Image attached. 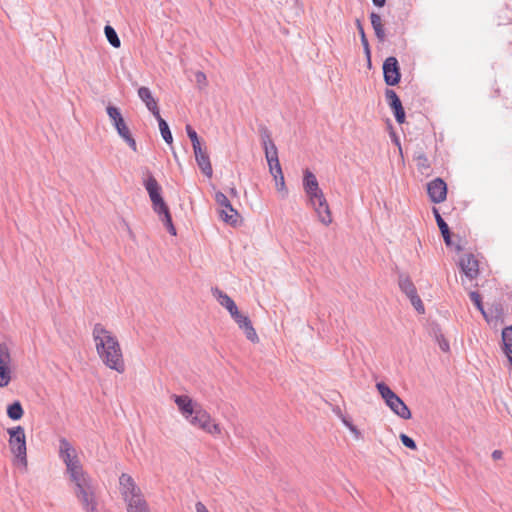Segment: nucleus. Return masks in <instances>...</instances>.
<instances>
[{"mask_svg": "<svg viewBox=\"0 0 512 512\" xmlns=\"http://www.w3.org/2000/svg\"><path fill=\"white\" fill-rule=\"evenodd\" d=\"M93 340L99 358L110 369L123 373L125 363L117 338L102 324L97 323L92 331Z\"/></svg>", "mask_w": 512, "mask_h": 512, "instance_id": "nucleus-1", "label": "nucleus"}, {"mask_svg": "<svg viewBox=\"0 0 512 512\" xmlns=\"http://www.w3.org/2000/svg\"><path fill=\"white\" fill-rule=\"evenodd\" d=\"M9 434V448L17 464L27 467L26 435L22 426H16L7 430Z\"/></svg>", "mask_w": 512, "mask_h": 512, "instance_id": "nucleus-2", "label": "nucleus"}, {"mask_svg": "<svg viewBox=\"0 0 512 512\" xmlns=\"http://www.w3.org/2000/svg\"><path fill=\"white\" fill-rule=\"evenodd\" d=\"M187 421L194 427L199 428L211 435H219L221 433L220 426L213 421L210 414L201 406L195 410Z\"/></svg>", "mask_w": 512, "mask_h": 512, "instance_id": "nucleus-3", "label": "nucleus"}, {"mask_svg": "<svg viewBox=\"0 0 512 512\" xmlns=\"http://www.w3.org/2000/svg\"><path fill=\"white\" fill-rule=\"evenodd\" d=\"M143 185L148 192L154 212L163 211L166 208V203L161 195V186L150 172H147Z\"/></svg>", "mask_w": 512, "mask_h": 512, "instance_id": "nucleus-4", "label": "nucleus"}, {"mask_svg": "<svg viewBox=\"0 0 512 512\" xmlns=\"http://www.w3.org/2000/svg\"><path fill=\"white\" fill-rule=\"evenodd\" d=\"M215 202L221 207L220 217L221 219L233 226H236L240 220V214L236 209L233 208L227 196L218 191L215 193Z\"/></svg>", "mask_w": 512, "mask_h": 512, "instance_id": "nucleus-5", "label": "nucleus"}, {"mask_svg": "<svg viewBox=\"0 0 512 512\" xmlns=\"http://www.w3.org/2000/svg\"><path fill=\"white\" fill-rule=\"evenodd\" d=\"M12 357L8 345L0 343V388L7 387L12 380Z\"/></svg>", "mask_w": 512, "mask_h": 512, "instance_id": "nucleus-6", "label": "nucleus"}, {"mask_svg": "<svg viewBox=\"0 0 512 512\" xmlns=\"http://www.w3.org/2000/svg\"><path fill=\"white\" fill-rule=\"evenodd\" d=\"M119 485L126 504H128L132 498L136 499L143 497L140 488L136 485L135 481L129 474H121L119 477Z\"/></svg>", "mask_w": 512, "mask_h": 512, "instance_id": "nucleus-7", "label": "nucleus"}, {"mask_svg": "<svg viewBox=\"0 0 512 512\" xmlns=\"http://www.w3.org/2000/svg\"><path fill=\"white\" fill-rule=\"evenodd\" d=\"M384 81L389 86H395L400 82L401 74L398 60L390 56L383 63Z\"/></svg>", "mask_w": 512, "mask_h": 512, "instance_id": "nucleus-8", "label": "nucleus"}, {"mask_svg": "<svg viewBox=\"0 0 512 512\" xmlns=\"http://www.w3.org/2000/svg\"><path fill=\"white\" fill-rule=\"evenodd\" d=\"M427 193L433 203H442L447 197V185L441 178H435L427 184Z\"/></svg>", "mask_w": 512, "mask_h": 512, "instance_id": "nucleus-9", "label": "nucleus"}, {"mask_svg": "<svg viewBox=\"0 0 512 512\" xmlns=\"http://www.w3.org/2000/svg\"><path fill=\"white\" fill-rule=\"evenodd\" d=\"M172 399L178 407L181 415L187 420L195 413L200 404L194 402L188 395H172Z\"/></svg>", "mask_w": 512, "mask_h": 512, "instance_id": "nucleus-10", "label": "nucleus"}, {"mask_svg": "<svg viewBox=\"0 0 512 512\" xmlns=\"http://www.w3.org/2000/svg\"><path fill=\"white\" fill-rule=\"evenodd\" d=\"M193 151L197 165L202 171V173L209 178L212 177L213 169L206 148H202V146L200 145L194 147Z\"/></svg>", "mask_w": 512, "mask_h": 512, "instance_id": "nucleus-11", "label": "nucleus"}, {"mask_svg": "<svg viewBox=\"0 0 512 512\" xmlns=\"http://www.w3.org/2000/svg\"><path fill=\"white\" fill-rule=\"evenodd\" d=\"M106 111L120 137L130 131L117 107L109 105Z\"/></svg>", "mask_w": 512, "mask_h": 512, "instance_id": "nucleus-12", "label": "nucleus"}, {"mask_svg": "<svg viewBox=\"0 0 512 512\" xmlns=\"http://www.w3.org/2000/svg\"><path fill=\"white\" fill-rule=\"evenodd\" d=\"M85 512H95L97 510V500L95 496V486L75 495Z\"/></svg>", "mask_w": 512, "mask_h": 512, "instance_id": "nucleus-13", "label": "nucleus"}, {"mask_svg": "<svg viewBox=\"0 0 512 512\" xmlns=\"http://www.w3.org/2000/svg\"><path fill=\"white\" fill-rule=\"evenodd\" d=\"M459 264H460L461 270L464 272V274L469 279L472 280L477 277V275L479 273V265H478V261L475 259V257L472 254L464 255L460 259Z\"/></svg>", "mask_w": 512, "mask_h": 512, "instance_id": "nucleus-14", "label": "nucleus"}, {"mask_svg": "<svg viewBox=\"0 0 512 512\" xmlns=\"http://www.w3.org/2000/svg\"><path fill=\"white\" fill-rule=\"evenodd\" d=\"M139 98L145 103L147 109L153 114L154 117L160 114L157 101L152 96V93L147 87H140L138 89Z\"/></svg>", "mask_w": 512, "mask_h": 512, "instance_id": "nucleus-15", "label": "nucleus"}, {"mask_svg": "<svg viewBox=\"0 0 512 512\" xmlns=\"http://www.w3.org/2000/svg\"><path fill=\"white\" fill-rule=\"evenodd\" d=\"M386 405L400 418L402 419H410L411 411L407 407V405L403 402V400L396 395L394 399L390 400Z\"/></svg>", "mask_w": 512, "mask_h": 512, "instance_id": "nucleus-16", "label": "nucleus"}, {"mask_svg": "<svg viewBox=\"0 0 512 512\" xmlns=\"http://www.w3.org/2000/svg\"><path fill=\"white\" fill-rule=\"evenodd\" d=\"M59 457L65 465L77 457L75 448L66 438H60L59 440Z\"/></svg>", "mask_w": 512, "mask_h": 512, "instance_id": "nucleus-17", "label": "nucleus"}, {"mask_svg": "<svg viewBox=\"0 0 512 512\" xmlns=\"http://www.w3.org/2000/svg\"><path fill=\"white\" fill-rule=\"evenodd\" d=\"M212 293H213V296L219 302V304L221 306L225 307L229 311V313H232V312H234V314L236 313L237 306L230 296H228L225 292H223L222 290H220L218 288H213Z\"/></svg>", "mask_w": 512, "mask_h": 512, "instance_id": "nucleus-18", "label": "nucleus"}, {"mask_svg": "<svg viewBox=\"0 0 512 512\" xmlns=\"http://www.w3.org/2000/svg\"><path fill=\"white\" fill-rule=\"evenodd\" d=\"M265 157H266V160H267V163L269 166V171H270L271 175L273 176L275 182H277V178L279 177V175L283 174L282 168H281V165H280V162L278 159V152L272 151V152H270V154L267 152V155H265Z\"/></svg>", "mask_w": 512, "mask_h": 512, "instance_id": "nucleus-19", "label": "nucleus"}, {"mask_svg": "<svg viewBox=\"0 0 512 512\" xmlns=\"http://www.w3.org/2000/svg\"><path fill=\"white\" fill-rule=\"evenodd\" d=\"M432 211H433L435 220L437 222V225L440 229V232L443 236L445 244L447 246H451L452 241H451V234H450V229L448 227V224L444 221V219L440 215L439 210L437 208L434 207Z\"/></svg>", "mask_w": 512, "mask_h": 512, "instance_id": "nucleus-20", "label": "nucleus"}, {"mask_svg": "<svg viewBox=\"0 0 512 512\" xmlns=\"http://www.w3.org/2000/svg\"><path fill=\"white\" fill-rule=\"evenodd\" d=\"M259 134H260V137H261V141H262V145H263V148H264V151H265V155H267V152L269 154L272 151L278 152L276 145L274 144V142L271 139V133H270V131L268 130V128L266 126L262 125V126L259 127Z\"/></svg>", "mask_w": 512, "mask_h": 512, "instance_id": "nucleus-21", "label": "nucleus"}, {"mask_svg": "<svg viewBox=\"0 0 512 512\" xmlns=\"http://www.w3.org/2000/svg\"><path fill=\"white\" fill-rule=\"evenodd\" d=\"M370 20L377 39L383 42L386 38V34L382 24L381 16L377 13L372 12L370 14Z\"/></svg>", "mask_w": 512, "mask_h": 512, "instance_id": "nucleus-22", "label": "nucleus"}, {"mask_svg": "<svg viewBox=\"0 0 512 512\" xmlns=\"http://www.w3.org/2000/svg\"><path fill=\"white\" fill-rule=\"evenodd\" d=\"M313 208H314L315 212L317 213L319 220L324 225L327 226L332 222L331 212H330V209H329L326 199L324 200L323 206L317 203L315 206H313Z\"/></svg>", "mask_w": 512, "mask_h": 512, "instance_id": "nucleus-23", "label": "nucleus"}, {"mask_svg": "<svg viewBox=\"0 0 512 512\" xmlns=\"http://www.w3.org/2000/svg\"><path fill=\"white\" fill-rule=\"evenodd\" d=\"M399 287L408 298L417 294L416 287L408 276H399Z\"/></svg>", "mask_w": 512, "mask_h": 512, "instance_id": "nucleus-24", "label": "nucleus"}, {"mask_svg": "<svg viewBox=\"0 0 512 512\" xmlns=\"http://www.w3.org/2000/svg\"><path fill=\"white\" fill-rule=\"evenodd\" d=\"M127 512H150V510L144 497H141L130 500L127 504Z\"/></svg>", "mask_w": 512, "mask_h": 512, "instance_id": "nucleus-25", "label": "nucleus"}, {"mask_svg": "<svg viewBox=\"0 0 512 512\" xmlns=\"http://www.w3.org/2000/svg\"><path fill=\"white\" fill-rule=\"evenodd\" d=\"M155 213L158 214V216L161 218V221L163 222L164 226L167 228L168 232L175 236L176 235V229L172 222V217L169 212V208L166 205V208L163 211H155Z\"/></svg>", "mask_w": 512, "mask_h": 512, "instance_id": "nucleus-26", "label": "nucleus"}, {"mask_svg": "<svg viewBox=\"0 0 512 512\" xmlns=\"http://www.w3.org/2000/svg\"><path fill=\"white\" fill-rule=\"evenodd\" d=\"M155 118H156V120L158 122L159 130H160V133H161V136H162L163 140L167 144H172L173 137H172V133L170 131V128H169L167 122L161 117L160 114L158 116H156Z\"/></svg>", "mask_w": 512, "mask_h": 512, "instance_id": "nucleus-27", "label": "nucleus"}, {"mask_svg": "<svg viewBox=\"0 0 512 512\" xmlns=\"http://www.w3.org/2000/svg\"><path fill=\"white\" fill-rule=\"evenodd\" d=\"M305 193L307 194L309 203L312 206H315L317 203L322 206L324 205V200L326 198L324 197V194L322 190L319 188V186H317L315 190L313 188L312 190L307 189L305 190Z\"/></svg>", "mask_w": 512, "mask_h": 512, "instance_id": "nucleus-28", "label": "nucleus"}, {"mask_svg": "<svg viewBox=\"0 0 512 512\" xmlns=\"http://www.w3.org/2000/svg\"><path fill=\"white\" fill-rule=\"evenodd\" d=\"M24 410L19 401H15L7 407V415L11 420H19L23 417Z\"/></svg>", "mask_w": 512, "mask_h": 512, "instance_id": "nucleus-29", "label": "nucleus"}, {"mask_svg": "<svg viewBox=\"0 0 512 512\" xmlns=\"http://www.w3.org/2000/svg\"><path fill=\"white\" fill-rule=\"evenodd\" d=\"M503 350L506 355L512 354V326L506 327L502 331Z\"/></svg>", "mask_w": 512, "mask_h": 512, "instance_id": "nucleus-30", "label": "nucleus"}, {"mask_svg": "<svg viewBox=\"0 0 512 512\" xmlns=\"http://www.w3.org/2000/svg\"><path fill=\"white\" fill-rule=\"evenodd\" d=\"M104 33H105L107 41L109 42V44L112 47H114V48L120 47V45H121L120 38L118 37L115 29L112 26L106 25L104 27Z\"/></svg>", "mask_w": 512, "mask_h": 512, "instance_id": "nucleus-31", "label": "nucleus"}, {"mask_svg": "<svg viewBox=\"0 0 512 512\" xmlns=\"http://www.w3.org/2000/svg\"><path fill=\"white\" fill-rule=\"evenodd\" d=\"M376 388L380 393L381 397L384 399L385 403H388L397 395L384 382H378L376 384Z\"/></svg>", "mask_w": 512, "mask_h": 512, "instance_id": "nucleus-32", "label": "nucleus"}, {"mask_svg": "<svg viewBox=\"0 0 512 512\" xmlns=\"http://www.w3.org/2000/svg\"><path fill=\"white\" fill-rule=\"evenodd\" d=\"M317 186L319 185L316 176L311 171L305 170L303 179L304 191L307 189L312 190V188L315 190Z\"/></svg>", "mask_w": 512, "mask_h": 512, "instance_id": "nucleus-33", "label": "nucleus"}, {"mask_svg": "<svg viewBox=\"0 0 512 512\" xmlns=\"http://www.w3.org/2000/svg\"><path fill=\"white\" fill-rule=\"evenodd\" d=\"M70 481L74 484V488L79 484L86 482L90 479V476L84 471H74V473L68 474Z\"/></svg>", "mask_w": 512, "mask_h": 512, "instance_id": "nucleus-34", "label": "nucleus"}, {"mask_svg": "<svg viewBox=\"0 0 512 512\" xmlns=\"http://www.w3.org/2000/svg\"><path fill=\"white\" fill-rule=\"evenodd\" d=\"M385 97L391 109L402 106L401 100L394 90L387 89Z\"/></svg>", "mask_w": 512, "mask_h": 512, "instance_id": "nucleus-35", "label": "nucleus"}, {"mask_svg": "<svg viewBox=\"0 0 512 512\" xmlns=\"http://www.w3.org/2000/svg\"><path fill=\"white\" fill-rule=\"evenodd\" d=\"M230 315L234 319V321L238 324L240 329L245 328L247 325H249L251 323L250 319L247 316L241 314L238 311V308L236 309L235 314H234V312H232V313H230Z\"/></svg>", "mask_w": 512, "mask_h": 512, "instance_id": "nucleus-36", "label": "nucleus"}, {"mask_svg": "<svg viewBox=\"0 0 512 512\" xmlns=\"http://www.w3.org/2000/svg\"><path fill=\"white\" fill-rule=\"evenodd\" d=\"M356 24H357V28H358L359 33H360V36H361V43H362V45H363V48H364V50H365V53H366V55H367L368 59H370V47H369V42H368V40H367V38H366V35H365V32H364L363 26H362V24L360 23V21H359V20H357Z\"/></svg>", "mask_w": 512, "mask_h": 512, "instance_id": "nucleus-37", "label": "nucleus"}, {"mask_svg": "<svg viewBox=\"0 0 512 512\" xmlns=\"http://www.w3.org/2000/svg\"><path fill=\"white\" fill-rule=\"evenodd\" d=\"M81 470H83V467L80 463L78 456L76 458H74L71 462L66 464L67 474H71V473H74V471L78 472Z\"/></svg>", "mask_w": 512, "mask_h": 512, "instance_id": "nucleus-38", "label": "nucleus"}, {"mask_svg": "<svg viewBox=\"0 0 512 512\" xmlns=\"http://www.w3.org/2000/svg\"><path fill=\"white\" fill-rule=\"evenodd\" d=\"M186 132H187V135H188L189 139L192 142V147L193 148L201 145L199 137H198L196 131L190 125L186 126Z\"/></svg>", "mask_w": 512, "mask_h": 512, "instance_id": "nucleus-39", "label": "nucleus"}, {"mask_svg": "<svg viewBox=\"0 0 512 512\" xmlns=\"http://www.w3.org/2000/svg\"><path fill=\"white\" fill-rule=\"evenodd\" d=\"M470 296V299L471 301L474 303V305L477 307V309L479 311H481V313L483 315H485V311H484V308H483V305H482V301H481V296L478 292L476 291H473L469 294Z\"/></svg>", "mask_w": 512, "mask_h": 512, "instance_id": "nucleus-40", "label": "nucleus"}, {"mask_svg": "<svg viewBox=\"0 0 512 512\" xmlns=\"http://www.w3.org/2000/svg\"><path fill=\"white\" fill-rule=\"evenodd\" d=\"M247 337L248 340L252 342H257L259 340L257 333L255 329L252 326V323L247 325L245 328L242 329Z\"/></svg>", "mask_w": 512, "mask_h": 512, "instance_id": "nucleus-41", "label": "nucleus"}, {"mask_svg": "<svg viewBox=\"0 0 512 512\" xmlns=\"http://www.w3.org/2000/svg\"><path fill=\"white\" fill-rule=\"evenodd\" d=\"M409 299H410L411 304L417 310L418 313H424L425 312L424 305L422 303V300L418 296V294H415L414 296L410 297Z\"/></svg>", "mask_w": 512, "mask_h": 512, "instance_id": "nucleus-42", "label": "nucleus"}, {"mask_svg": "<svg viewBox=\"0 0 512 512\" xmlns=\"http://www.w3.org/2000/svg\"><path fill=\"white\" fill-rule=\"evenodd\" d=\"M400 440L402 444L407 448H410L412 450H415L417 448L415 441L404 433L400 434Z\"/></svg>", "mask_w": 512, "mask_h": 512, "instance_id": "nucleus-43", "label": "nucleus"}, {"mask_svg": "<svg viewBox=\"0 0 512 512\" xmlns=\"http://www.w3.org/2000/svg\"><path fill=\"white\" fill-rule=\"evenodd\" d=\"M92 487H94V484H93V482H92V479L90 478V479H88L86 482H84V483L79 484L78 486H76V487L74 488V493H75V495H77V494H79V493H81V492H83V491H86V490H88V489H90V488H92Z\"/></svg>", "mask_w": 512, "mask_h": 512, "instance_id": "nucleus-44", "label": "nucleus"}, {"mask_svg": "<svg viewBox=\"0 0 512 512\" xmlns=\"http://www.w3.org/2000/svg\"><path fill=\"white\" fill-rule=\"evenodd\" d=\"M392 110H393L394 117H395L396 121L399 124L404 123V121H405V111H404L403 106H399V107L394 108Z\"/></svg>", "mask_w": 512, "mask_h": 512, "instance_id": "nucleus-45", "label": "nucleus"}, {"mask_svg": "<svg viewBox=\"0 0 512 512\" xmlns=\"http://www.w3.org/2000/svg\"><path fill=\"white\" fill-rule=\"evenodd\" d=\"M338 415L339 417L341 418L343 424L349 428V430L351 432H353L356 436H358L360 433L358 431V429L352 424V422L350 420H348L347 418H345L344 416H342V414L340 413V410H338Z\"/></svg>", "mask_w": 512, "mask_h": 512, "instance_id": "nucleus-46", "label": "nucleus"}, {"mask_svg": "<svg viewBox=\"0 0 512 512\" xmlns=\"http://www.w3.org/2000/svg\"><path fill=\"white\" fill-rule=\"evenodd\" d=\"M121 138L129 145V147L136 151L137 150V144L135 139L132 137L130 131L126 134L122 135Z\"/></svg>", "mask_w": 512, "mask_h": 512, "instance_id": "nucleus-47", "label": "nucleus"}, {"mask_svg": "<svg viewBox=\"0 0 512 512\" xmlns=\"http://www.w3.org/2000/svg\"><path fill=\"white\" fill-rule=\"evenodd\" d=\"M436 340L438 342L440 349L443 352L449 351V343L442 334L436 335Z\"/></svg>", "mask_w": 512, "mask_h": 512, "instance_id": "nucleus-48", "label": "nucleus"}, {"mask_svg": "<svg viewBox=\"0 0 512 512\" xmlns=\"http://www.w3.org/2000/svg\"><path fill=\"white\" fill-rule=\"evenodd\" d=\"M195 80H196L197 84L200 86V88L205 86L206 82H207L206 75L200 71H198L195 74Z\"/></svg>", "mask_w": 512, "mask_h": 512, "instance_id": "nucleus-49", "label": "nucleus"}, {"mask_svg": "<svg viewBox=\"0 0 512 512\" xmlns=\"http://www.w3.org/2000/svg\"><path fill=\"white\" fill-rule=\"evenodd\" d=\"M275 183L278 191H284L285 193H287L283 174L279 175V177L277 178V182Z\"/></svg>", "mask_w": 512, "mask_h": 512, "instance_id": "nucleus-50", "label": "nucleus"}, {"mask_svg": "<svg viewBox=\"0 0 512 512\" xmlns=\"http://www.w3.org/2000/svg\"><path fill=\"white\" fill-rule=\"evenodd\" d=\"M195 508L196 512H209L202 502H197Z\"/></svg>", "mask_w": 512, "mask_h": 512, "instance_id": "nucleus-51", "label": "nucleus"}, {"mask_svg": "<svg viewBox=\"0 0 512 512\" xmlns=\"http://www.w3.org/2000/svg\"><path fill=\"white\" fill-rule=\"evenodd\" d=\"M502 457V452L500 450H494L493 453H492V458L494 460H498V459H501Z\"/></svg>", "mask_w": 512, "mask_h": 512, "instance_id": "nucleus-52", "label": "nucleus"}, {"mask_svg": "<svg viewBox=\"0 0 512 512\" xmlns=\"http://www.w3.org/2000/svg\"><path fill=\"white\" fill-rule=\"evenodd\" d=\"M373 4L378 7H383L386 3V0H372Z\"/></svg>", "mask_w": 512, "mask_h": 512, "instance_id": "nucleus-53", "label": "nucleus"}, {"mask_svg": "<svg viewBox=\"0 0 512 512\" xmlns=\"http://www.w3.org/2000/svg\"><path fill=\"white\" fill-rule=\"evenodd\" d=\"M231 193H233V194H235V193H236L235 188H232V189H231Z\"/></svg>", "mask_w": 512, "mask_h": 512, "instance_id": "nucleus-54", "label": "nucleus"}]
</instances>
